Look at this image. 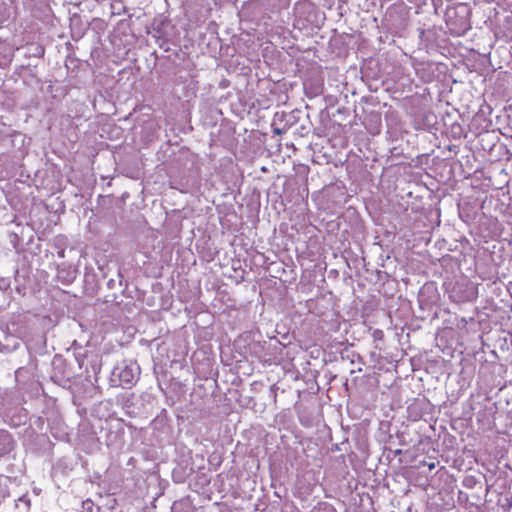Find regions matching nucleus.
<instances>
[{
    "mask_svg": "<svg viewBox=\"0 0 512 512\" xmlns=\"http://www.w3.org/2000/svg\"><path fill=\"white\" fill-rule=\"evenodd\" d=\"M139 375V367L136 363H122L114 368L112 373V382L116 385L130 387L133 385Z\"/></svg>",
    "mask_w": 512,
    "mask_h": 512,
    "instance_id": "1",
    "label": "nucleus"
},
{
    "mask_svg": "<svg viewBox=\"0 0 512 512\" xmlns=\"http://www.w3.org/2000/svg\"><path fill=\"white\" fill-rule=\"evenodd\" d=\"M301 110L295 109L290 112H281L274 115V121L284 123L285 128L289 129L298 123L301 115Z\"/></svg>",
    "mask_w": 512,
    "mask_h": 512,
    "instance_id": "2",
    "label": "nucleus"
},
{
    "mask_svg": "<svg viewBox=\"0 0 512 512\" xmlns=\"http://www.w3.org/2000/svg\"><path fill=\"white\" fill-rule=\"evenodd\" d=\"M14 441L10 433L0 431V457L10 453L13 449Z\"/></svg>",
    "mask_w": 512,
    "mask_h": 512,
    "instance_id": "3",
    "label": "nucleus"
},
{
    "mask_svg": "<svg viewBox=\"0 0 512 512\" xmlns=\"http://www.w3.org/2000/svg\"><path fill=\"white\" fill-rule=\"evenodd\" d=\"M19 502H23L27 507L30 506V499L26 496V495H23L21 496L19 499H18Z\"/></svg>",
    "mask_w": 512,
    "mask_h": 512,
    "instance_id": "4",
    "label": "nucleus"
},
{
    "mask_svg": "<svg viewBox=\"0 0 512 512\" xmlns=\"http://www.w3.org/2000/svg\"><path fill=\"white\" fill-rule=\"evenodd\" d=\"M287 130V128H285V126L283 128H279V127H274L273 128V133L274 134H277V135H280V134H283L285 133Z\"/></svg>",
    "mask_w": 512,
    "mask_h": 512,
    "instance_id": "5",
    "label": "nucleus"
},
{
    "mask_svg": "<svg viewBox=\"0 0 512 512\" xmlns=\"http://www.w3.org/2000/svg\"><path fill=\"white\" fill-rule=\"evenodd\" d=\"M307 133H308V129H307L304 125H302V126L300 127V135H301V136H304V135H305V134H307Z\"/></svg>",
    "mask_w": 512,
    "mask_h": 512,
    "instance_id": "6",
    "label": "nucleus"
},
{
    "mask_svg": "<svg viewBox=\"0 0 512 512\" xmlns=\"http://www.w3.org/2000/svg\"><path fill=\"white\" fill-rule=\"evenodd\" d=\"M402 454V450L398 449L395 451V455H401Z\"/></svg>",
    "mask_w": 512,
    "mask_h": 512,
    "instance_id": "7",
    "label": "nucleus"
},
{
    "mask_svg": "<svg viewBox=\"0 0 512 512\" xmlns=\"http://www.w3.org/2000/svg\"><path fill=\"white\" fill-rule=\"evenodd\" d=\"M434 466H435V465L432 463V464H430V465H429V468H430V469H433V468H434Z\"/></svg>",
    "mask_w": 512,
    "mask_h": 512,
    "instance_id": "8",
    "label": "nucleus"
}]
</instances>
